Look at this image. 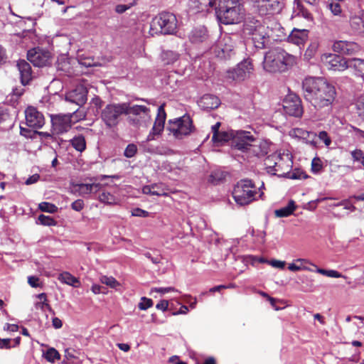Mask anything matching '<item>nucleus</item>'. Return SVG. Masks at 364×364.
Returning a JSON list of instances; mask_svg holds the SVG:
<instances>
[{
	"mask_svg": "<svg viewBox=\"0 0 364 364\" xmlns=\"http://www.w3.org/2000/svg\"><path fill=\"white\" fill-rule=\"evenodd\" d=\"M58 279L61 282L72 286L73 287H78L80 285V280L77 277L73 276L68 272H64L60 274Z\"/></svg>",
	"mask_w": 364,
	"mask_h": 364,
	"instance_id": "28",
	"label": "nucleus"
},
{
	"mask_svg": "<svg viewBox=\"0 0 364 364\" xmlns=\"http://www.w3.org/2000/svg\"><path fill=\"white\" fill-rule=\"evenodd\" d=\"M343 2V0H328V7L333 15L338 16L341 14Z\"/></svg>",
	"mask_w": 364,
	"mask_h": 364,
	"instance_id": "36",
	"label": "nucleus"
},
{
	"mask_svg": "<svg viewBox=\"0 0 364 364\" xmlns=\"http://www.w3.org/2000/svg\"><path fill=\"white\" fill-rule=\"evenodd\" d=\"M318 138L320 140L323 141L326 146H328L331 144V139L328 136V133L326 131H321L318 134Z\"/></svg>",
	"mask_w": 364,
	"mask_h": 364,
	"instance_id": "51",
	"label": "nucleus"
},
{
	"mask_svg": "<svg viewBox=\"0 0 364 364\" xmlns=\"http://www.w3.org/2000/svg\"><path fill=\"white\" fill-rule=\"evenodd\" d=\"M308 33L306 29L294 28L288 36V41L299 46L304 45L308 39Z\"/></svg>",
	"mask_w": 364,
	"mask_h": 364,
	"instance_id": "24",
	"label": "nucleus"
},
{
	"mask_svg": "<svg viewBox=\"0 0 364 364\" xmlns=\"http://www.w3.org/2000/svg\"><path fill=\"white\" fill-rule=\"evenodd\" d=\"M219 21L225 25L238 23L243 19L244 9H217Z\"/></svg>",
	"mask_w": 364,
	"mask_h": 364,
	"instance_id": "12",
	"label": "nucleus"
},
{
	"mask_svg": "<svg viewBox=\"0 0 364 364\" xmlns=\"http://www.w3.org/2000/svg\"><path fill=\"white\" fill-rule=\"evenodd\" d=\"M333 50L342 55H354L360 51V46L352 41H338L333 45Z\"/></svg>",
	"mask_w": 364,
	"mask_h": 364,
	"instance_id": "20",
	"label": "nucleus"
},
{
	"mask_svg": "<svg viewBox=\"0 0 364 364\" xmlns=\"http://www.w3.org/2000/svg\"><path fill=\"white\" fill-rule=\"evenodd\" d=\"M38 220L40 223L43 225L53 226L56 225V221L54 218L43 214L38 216Z\"/></svg>",
	"mask_w": 364,
	"mask_h": 364,
	"instance_id": "42",
	"label": "nucleus"
},
{
	"mask_svg": "<svg viewBox=\"0 0 364 364\" xmlns=\"http://www.w3.org/2000/svg\"><path fill=\"white\" fill-rule=\"evenodd\" d=\"M161 58L164 65H171L178 60L179 54L172 50H166L161 53Z\"/></svg>",
	"mask_w": 364,
	"mask_h": 364,
	"instance_id": "31",
	"label": "nucleus"
},
{
	"mask_svg": "<svg viewBox=\"0 0 364 364\" xmlns=\"http://www.w3.org/2000/svg\"><path fill=\"white\" fill-rule=\"evenodd\" d=\"M295 262L296 263H299L302 266H304V264H310L314 266L315 267H316V272L317 273H319V274L326 276V277H333V278L343 277V276L338 271H336L333 269L327 270V269L318 268L315 264H312L308 259H297L295 260Z\"/></svg>",
	"mask_w": 364,
	"mask_h": 364,
	"instance_id": "25",
	"label": "nucleus"
},
{
	"mask_svg": "<svg viewBox=\"0 0 364 364\" xmlns=\"http://www.w3.org/2000/svg\"><path fill=\"white\" fill-rule=\"evenodd\" d=\"M349 68H353L358 75L364 76V60L360 58L349 59Z\"/></svg>",
	"mask_w": 364,
	"mask_h": 364,
	"instance_id": "32",
	"label": "nucleus"
},
{
	"mask_svg": "<svg viewBox=\"0 0 364 364\" xmlns=\"http://www.w3.org/2000/svg\"><path fill=\"white\" fill-rule=\"evenodd\" d=\"M221 124L220 122H217L215 125L212 127V132H213V137L212 139H216L218 137V134L219 133V129Z\"/></svg>",
	"mask_w": 364,
	"mask_h": 364,
	"instance_id": "64",
	"label": "nucleus"
},
{
	"mask_svg": "<svg viewBox=\"0 0 364 364\" xmlns=\"http://www.w3.org/2000/svg\"><path fill=\"white\" fill-rule=\"evenodd\" d=\"M244 33L251 36L255 48L264 49L269 42L267 27L255 18L247 21L244 25Z\"/></svg>",
	"mask_w": 364,
	"mask_h": 364,
	"instance_id": "6",
	"label": "nucleus"
},
{
	"mask_svg": "<svg viewBox=\"0 0 364 364\" xmlns=\"http://www.w3.org/2000/svg\"><path fill=\"white\" fill-rule=\"evenodd\" d=\"M56 68L58 70L63 71L65 73H70L71 67L68 58L64 55L59 57L57 60Z\"/></svg>",
	"mask_w": 364,
	"mask_h": 364,
	"instance_id": "34",
	"label": "nucleus"
},
{
	"mask_svg": "<svg viewBox=\"0 0 364 364\" xmlns=\"http://www.w3.org/2000/svg\"><path fill=\"white\" fill-rule=\"evenodd\" d=\"M99 200L100 202L109 205H115L117 203V198L114 195L107 191H103L101 194H100Z\"/></svg>",
	"mask_w": 364,
	"mask_h": 364,
	"instance_id": "37",
	"label": "nucleus"
},
{
	"mask_svg": "<svg viewBox=\"0 0 364 364\" xmlns=\"http://www.w3.org/2000/svg\"><path fill=\"white\" fill-rule=\"evenodd\" d=\"M291 135L303 139H307L308 138H310L311 136H316L314 133L308 132L301 128L293 129Z\"/></svg>",
	"mask_w": 364,
	"mask_h": 364,
	"instance_id": "38",
	"label": "nucleus"
},
{
	"mask_svg": "<svg viewBox=\"0 0 364 364\" xmlns=\"http://www.w3.org/2000/svg\"><path fill=\"white\" fill-rule=\"evenodd\" d=\"M137 151V147L134 144H129L124 150V156L127 158L133 157Z\"/></svg>",
	"mask_w": 364,
	"mask_h": 364,
	"instance_id": "47",
	"label": "nucleus"
},
{
	"mask_svg": "<svg viewBox=\"0 0 364 364\" xmlns=\"http://www.w3.org/2000/svg\"><path fill=\"white\" fill-rule=\"evenodd\" d=\"M79 186V191L82 194H88L92 192H97L100 190L102 185L100 183L85 184L81 183L77 185Z\"/></svg>",
	"mask_w": 364,
	"mask_h": 364,
	"instance_id": "33",
	"label": "nucleus"
},
{
	"mask_svg": "<svg viewBox=\"0 0 364 364\" xmlns=\"http://www.w3.org/2000/svg\"><path fill=\"white\" fill-rule=\"evenodd\" d=\"M16 65L19 71L21 84L23 85H28L33 79V72L30 63L25 60H19Z\"/></svg>",
	"mask_w": 364,
	"mask_h": 364,
	"instance_id": "22",
	"label": "nucleus"
},
{
	"mask_svg": "<svg viewBox=\"0 0 364 364\" xmlns=\"http://www.w3.org/2000/svg\"><path fill=\"white\" fill-rule=\"evenodd\" d=\"M177 18L175 14L163 11L152 18L149 33L151 36L158 34H173L177 30Z\"/></svg>",
	"mask_w": 364,
	"mask_h": 364,
	"instance_id": "5",
	"label": "nucleus"
},
{
	"mask_svg": "<svg viewBox=\"0 0 364 364\" xmlns=\"http://www.w3.org/2000/svg\"><path fill=\"white\" fill-rule=\"evenodd\" d=\"M264 183L259 188H257L255 183L248 178L240 180L235 186L232 191V197L237 204L247 205L258 198H262L264 192L262 191Z\"/></svg>",
	"mask_w": 364,
	"mask_h": 364,
	"instance_id": "3",
	"label": "nucleus"
},
{
	"mask_svg": "<svg viewBox=\"0 0 364 364\" xmlns=\"http://www.w3.org/2000/svg\"><path fill=\"white\" fill-rule=\"evenodd\" d=\"M153 304L152 299L146 297H141V301L138 304V307L140 310H146L151 307Z\"/></svg>",
	"mask_w": 364,
	"mask_h": 364,
	"instance_id": "46",
	"label": "nucleus"
},
{
	"mask_svg": "<svg viewBox=\"0 0 364 364\" xmlns=\"http://www.w3.org/2000/svg\"><path fill=\"white\" fill-rule=\"evenodd\" d=\"M256 141L250 132L235 131L231 146L242 151H247L252 149V151L255 156H264L268 153V147L263 142H260L258 145L255 144Z\"/></svg>",
	"mask_w": 364,
	"mask_h": 364,
	"instance_id": "4",
	"label": "nucleus"
},
{
	"mask_svg": "<svg viewBox=\"0 0 364 364\" xmlns=\"http://www.w3.org/2000/svg\"><path fill=\"white\" fill-rule=\"evenodd\" d=\"M322 164L319 159L314 158L311 162V170L316 173L321 170Z\"/></svg>",
	"mask_w": 364,
	"mask_h": 364,
	"instance_id": "55",
	"label": "nucleus"
},
{
	"mask_svg": "<svg viewBox=\"0 0 364 364\" xmlns=\"http://www.w3.org/2000/svg\"><path fill=\"white\" fill-rule=\"evenodd\" d=\"M168 306V302L166 300H161L160 302H159L156 308L159 310H162L164 311H166Z\"/></svg>",
	"mask_w": 364,
	"mask_h": 364,
	"instance_id": "62",
	"label": "nucleus"
},
{
	"mask_svg": "<svg viewBox=\"0 0 364 364\" xmlns=\"http://www.w3.org/2000/svg\"><path fill=\"white\" fill-rule=\"evenodd\" d=\"M130 7H131V5L118 4L115 7V11L117 14H121L124 13L129 9H130Z\"/></svg>",
	"mask_w": 364,
	"mask_h": 364,
	"instance_id": "59",
	"label": "nucleus"
},
{
	"mask_svg": "<svg viewBox=\"0 0 364 364\" xmlns=\"http://www.w3.org/2000/svg\"><path fill=\"white\" fill-rule=\"evenodd\" d=\"M127 103L109 104L102 111L101 118L107 127L112 128L117 126L122 114L126 115Z\"/></svg>",
	"mask_w": 364,
	"mask_h": 364,
	"instance_id": "10",
	"label": "nucleus"
},
{
	"mask_svg": "<svg viewBox=\"0 0 364 364\" xmlns=\"http://www.w3.org/2000/svg\"><path fill=\"white\" fill-rule=\"evenodd\" d=\"M39 178H40L39 174H37V173L33 174L31 176H30L28 178H27V180L26 181V184L31 185V184L35 183L39 180Z\"/></svg>",
	"mask_w": 364,
	"mask_h": 364,
	"instance_id": "63",
	"label": "nucleus"
},
{
	"mask_svg": "<svg viewBox=\"0 0 364 364\" xmlns=\"http://www.w3.org/2000/svg\"><path fill=\"white\" fill-rule=\"evenodd\" d=\"M288 269L290 270V271H292V272H296V271H299V270H302V269H305V270H309V271H311V269H309V267H305V266H302L301 264H297V263L295 262L294 263H291L289 264L288 266Z\"/></svg>",
	"mask_w": 364,
	"mask_h": 364,
	"instance_id": "52",
	"label": "nucleus"
},
{
	"mask_svg": "<svg viewBox=\"0 0 364 364\" xmlns=\"http://www.w3.org/2000/svg\"><path fill=\"white\" fill-rule=\"evenodd\" d=\"M85 203L84 201L81 199H77L75 200L71 204V208L73 210L75 211H80L84 208Z\"/></svg>",
	"mask_w": 364,
	"mask_h": 364,
	"instance_id": "53",
	"label": "nucleus"
},
{
	"mask_svg": "<svg viewBox=\"0 0 364 364\" xmlns=\"http://www.w3.org/2000/svg\"><path fill=\"white\" fill-rule=\"evenodd\" d=\"M159 188V184L154 183L150 186H144L142 188V193L146 195L153 196V189Z\"/></svg>",
	"mask_w": 364,
	"mask_h": 364,
	"instance_id": "56",
	"label": "nucleus"
},
{
	"mask_svg": "<svg viewBox=\"0 0 364 364\" xmlns=\"http://www.w3.org/2000/svg\"><path fill=\"white\" fill-rule=\"evenodd\" d=\"M133 216L146 218L149 215V213L139 208H134L132 213Z\"/></svg>",
	"mask_w": 364,
	"mask_h": 364,
	"instance_id": "54",
	"label": "nucleus"
},
{
	"mask_svg": "<svg viewBox=\"0 0 364 364\" xmlns=\"http://www.w3.org/2000/svg\"><path fill=\"white\" fill-rule=\"evenodd\" d=\"M254 67L252 61L245 60L239 63L236 68L227 71V78L235 81H243L252 73Z\"/></svg>",
	"mask_w": 364,
	"mask_h": 364,
	"instance_id": "11",
	"label": "nucleus"
},
{
	"mask_svg": "<svg viewBox=\"0 0 364 364\" xmlns=\"http://www.w3.org/2000/svg\"><path fill=\"white\" fill-rule=\"evenodd\" d=\"M44 358L50 363H54L55 360H60V355L54 348H48L43 354Z\"/></svg>",
	"mask_w": 364,
	"mask_h": 364,
	"instance_id": "39",
	"label": "nucleus"
},
{
	"mask_svg": "<svg viewBox=\"0 0 364 364\" xmlns=\"http://www.w3.org/2000/svg\"><path fill=\"white\" fill-rule=\"evenodd\" d=\"M71 146L80 153L86 149V140L83 135L78 134L70 140Z\"/></svg>",
	"mask_w": 364,
	"mask_h": 364,
	"instance_id": "29",
	"label": "nucleus"
},
{
	"mask_svg": "<svg viewBox=\"0 0 364 364\" xmlns=\"http://www.w3.org/2000/svg\"><path fill=\"white\" fill-rule=\"evenodd\" d=\"M283 108L285 113L289 116L300 117L304 109L300 97L294 94H288L283 101Z\"/></svg>",
	"mask_w": 364,
	"mask_h": 364,
	"instance_id": "13",
	"label": "nucleus"
},
{
	"mask_svg": "<svg viewBox=\"0 0 364 364\" xmlns=\"http://www.w3.org/2000/svg\"><path fill=\"white\" fill-rule=\"evenodd\" d=\"M166 129L178 139L191 135L196 130L193 122L189 114H185L181 117L169 119Z\"/></svg>",
	"mask_w": 364,
	"mask_h": 364,
	"instance_id": "8",
	"label": "nucleus"
},
{
	"mask_svg": "<svg viewBox=\"0 0 364 364\" xmlns=\"http://www.w3.org/2000/svg\"><path fill=\"white\" fill-rule=\"evenodd\" d=\"M264 164L274 174L285 176L289 174L293 161L288 153H274L266 158Z\"/></svg>",
	"mask_w": 364,
	"mask_h": 364,
	"instance_id": "7",
	"label": "nucleus"
},
{
	"mask_svg": "<svg viewBox=\"0 0 364 364\" xmlns=\"http://www.w3.org/2000/svg\"><path fill=\"white\" fill-rule=\"evenodd\" d=\"M289 178L291 179H306L309 176L302 170L296 168L294 171L289 174Z\"/></svg>",
	"mask_w": 364,
	"mask_h": 364,
	"instance_id": "45",
	"label": "nucleus"
},
{
	"mask_svg": "<svg viewBox=\"0 0 364 364\" xmlns=\"http://www.w3.org/2000/svg\"><path fill=\"white\" fill-rule=\"evenodd\" d=\"M153 196H166L168 193L166 192V190L161 187V185L159 184V188L153 189Z\"/></svg>",
	"mask_w": 364,
	"mask_h": 364,
	"instance_id": "58",
	"label": "nucleus"
},
{
	"mask_svg": "<svg viewBox=\"0 0 364 364\" xmlns=\"http://www.w3.org/2000/svg\"><path fill=\"white\" fill-rule=\"evenodd\" d=\"M326 63L328 69L334 71H343L349 68V60H346L343 57L336 55L328 54L326 55Z\"/></svg>",
	"mask_w": 364,
	"mask_h": 364,
	"instance_id": "21",
	"label": "nucleus"
},
{
	"mask_svg": "<svg viewBox=\"0 0 364 364\" xmlns=\"http://www.w3.org/2000/svg\"><path fill=\"white\" fill-rule=\"evenodd\" d=\"M28 283L32 287H38L40 286L39 278L36 276H30L28 277Z\"/></svg>",
	"mask_w": 364,
	"mask_h": 364,
	"instance_id": "57",
	"label": "nucleus"
},
{
	"mask_svg": "<svg viewBox=\"0 0 364 364\" xmlns=\"http://www.w3.org/2000/svg\"><path fill=\"white\" fill-rule=\"evenodd\" d=\"M295 63V57L284 49L276 48L266 53L263 60V68L269 73L287 71Z\"/></svg>",
	"mask_w": 364,
	"mask_h": 364,
	"instance_id": "2",
	"label": "nucleus"
},
{
	"mask_svg": "<svg viewBox=\"0 0 364 364\" xmlns=\"http://www.w3.org/2000/svg\"><path fill=\"white\" fill-rule=\"evenodd\" d=\"M354 161L360 162L364 166V152L361 149H355L350 152Z\"/></svg>",
	"mask_w": 364,
	"mask_h": 364,
	"instance_id": "44",
	"label": "nucleus"
},
{
	"mask_svg": "<svg viewBox=\"0 0 364 364\" xmlns=\"http://www.w3.org/2000/svg\"><path fill=\"white\" fill-rule=\"evenodd\" d=\"M151 291H154L156 292H159V293H161V294H165V293H168L170 291H176V289L174 287H166V288L159 287V288L152 289Z\"/></svg>",
	"mask_w": 364,
	"mask_h": 364,
	"instance_id": "61",
	"label": "nucleus"
},
{
	"mask_svg": "<svg viewBox=\"0 0 364 364\" xmlns=\"http://www.w3.org/2000/svg\"><path fill=\"white\" fill-rule=\"evenodd\" d=\"M10 338H0V348L9 349L11 348Z\"/></svg>",
	"mask_w": 364,
	"mask_h": 364,
	"instance_id": "60",
	"label": "nucleus"
},
{
	"mask_svg": "<svg viewBox=\"0 0 364 364\" xmlns=\"http://www.w3.org/2000/svg\"><path fill=\"white\" fill-rule=\"evenodd\" d=\"M144 255L149 259L151 261L152 263L155 264H158L161 263L162 259V256L160 254H156L155 255H152L150 252H146Z\"/></svg>",
	"mask_w": 364,
	"mask_h": 364,
	"instance_id": "48",
	"label": "nucleus"
},
{
	"mask_svg": "<svg viewBox=\"0 0 364 364\" xmlns=\"http://www.w3.org/2000/svg\"><path fill=\"white\" fill-rule=\"evenodd\" d=\"M302 91L304 99L316 109L331 106L336 97L335 87L323 77H306Z\"/></svg>",
	"mask_w": 364,
	"mask_h": 364,
	"instance_id": "1",
	"label": "nucleus"
},
{
	"mask_svg": "<svg viewBox=\"0 0 364 364\" xmlns=\"http://www.w3.org/2000/svg\"><path fill=\"white\" fill-rule=\"evenodd\" d=\"M126 115L128 116L127 121L129 124L136 127L148 126L151 122V110L144 105H135L131 106L127 103Z\"/></svg>",
	"mask_w": 364,
	"mask_h": 364,
	"instance_id": "9",
	"label": "nucleus"
},
{
	"mask_svg": "<svg viewBox=\"0 0 364 364\" xmlns=\"http://www.w3.org/2000/svg\"><path fill=\"white\" fill-rule=\"evenodd\" d=\"M252 1L262 16L278 14L282 9V4L279 0H252Z\"/></svg>",
	"mask_w": 364,
	"mask_h": 364,
	"instance_id": "14",
	"label": "nucleus"
},
{
	"mask_svg": "<svg viewBox=\"0 0 364 364\" xmlns=\"http://www.w3.org/2000/svg\"><path fill=\"white\" fill-rule=\"evenodd\" d=\"M198 104L202 109L210 110L218 108L220 105V100L215 95L206 94L200 98Z\"/></svg>",
	"mask_w": 364,
	"mask_h": 364,
	"instance_id": "23",
	"label": "nucleus"
},
{
	"mask_svg": "<svg viewBox=\"0 0 364 364\" xmlns=\"http://www.w3.org/2000/svg\"><path fill=\"white\" fill-rule=\"evenodd\" d=\"M69 114L71 116V119L73 120V119H74L75 122H78L85 117V112L83 111H80L78 109Z\"/></svg>",
	"mask_w": 364,
	"mask_h": 364,
	"instance_id": "50",
	"label": "nucleus"
},
{
	"mask_svg": "<svg viewBox=\"0 0 364 364\" xmlns=\"http://www.w3.org/2000/svg\"><path fill=\"white\" fill-rule=\"evenodd\" d=\"M26 122L28 127L40 129L45 124L43 114L34 107H28L25 110Z\"/></svg>",
	"mask_w": 364,
	"mask_h": 364,
	"instance_id": "19",
	"label": "nucleus"
},
{
	"mask_svg": "<svg viewBox=\"0 0 364 364\" xmlns=\"http://www.w3.org/2000/svg\"><path fill=\"white\" fill-rule=\"evenodd\" d=\"M166 118V114L164 109V105H161L158 108L157 116L153 127L146 137L147 141L154 140L156 136H159L162 133L164 129Z\"/></svg>",
	"mask_w": 364,
	"mask_h": 364,
	"instance_id": "18",
	"label": "nucleus"
},
{
	"mask_svg": "<svg viewBox=\"0 0 364 364\" xmlns=\"http://www.w3.org/2000/svg\"><path fill=\"white\" fill-rule=\"evenodd\" d=\"M244 9L242 0H219L218 9Z\"/></svg>",
	"mask_w": 364,
	"mask_h": 364,
	"instance_id": "30",
	"label": "nucleus"
},
{
	"mask_svg": "<svg viewBox=\"0 0 364 364\" xmlns=\"http://www.w3.org/2000/svg\"><path fill=\"white\" fill-rule=\"evenodd\" d=\"M297 206L293 200H290L287 206L274 210V215L277 218H285L293 214Z\"/></svg>",
	"mask_w": 364,
	"mask_h": 364,
	"instance_id": "27",
	"label": "nucleus"
},
{
	"mask_svg": "<svg viewBox=\"0 0 364 364\" xmlns=\"http://www.w3.org/2000/svg\"><path fill=\"white\" fill-rule=\"evenodd\" d=\"M358 114L364 120V99L360 98L356 104Z\"/></svg>",
	"mask_w": 364,
	"mask_h": 364,
	"instance_id": "49",
	"label": "nucleus"
},
{
	"mask_svg": "<svg viewBox=\"0 0 364 364\" xmlns=\"http://www.w3.org/2000/svg\"><path fill=\"white\" fill-rule=\"evenodd\" d=\"M87 89L83 85H78L65 94V100L78 107L84 105L87 100Z\"/></svg>",
	"mask_w": 364,
	"mask_h": 364,
	"instance_id": "16",
	"label": "nucleus"
},
{
	"mask_svg": "<svg viewBox=\"0 0 364 364\" xmlns=\"http://www.w3.org/2000/svg\"><path fill=\"white\" fill-rule=\"evenodd\" d=\"M350 25L351 30L355 34H364V12L362 13L361 16H352L350 19Z\"/></svg>",
	"mask_w": 364,
	"mask_h": 364,
	"instance_id": "26",
	"label": "nucleus"
},
{
	"mask_svg": "<svg viewBox=\"0 0 364 364\" xmlns=\"http://www.w3.org/2000/svg\"><path fill=\"white\" fill-rule=\"evenodd\" d=\"M235 131L231 130L230 132H219L216 139H212L214 142H223L231 141L233 137Z\"/></svg>",
	"mask_w": 364,
	"mask_h": 364,
	"instance_id": "40",
	"label": "nucleus"
},
{
	"mask_svg": "<svg viewBox=\"0 0 364 364\" xmlns=\"http://www.w3.org/2000/svg\"><path fill=\"white\" fill-rule=\"evenodd\" d=\"M100 281L102 284H105L111 288H115L119 285V283L113 277L102 276Z\"/></svg>",
	"mask_w": 364,
	"mask_h": 364,
	"instance_id": "43",
	"label": "nucleus"
},
{
	"mask_svg": "<svg viewBox=\"0 0 364 364\" xmlns=\"http://www.w3.org/2000/svg\"><path fill=\"white\" fill-rule=\"evenodd\" d=\"M38 208L42 212L55 213L58 211V207L48 202H41L39 203Z\"/></svg>",
	"mask_w": 364,
	"mask_h": 364,
	"instance_id": "41",
	"label": "nucleus"
},
{
	"mask_svg": "<svg viewBox=\"0 0 364 364\" xmlns=\"http://www.w3.org/2000/svg\"><path fill=\"white\" fill-rule=\"evenodd\" d=\"M294 9L298 12L299 15H301L304 18L308 20H311L313 18L312 14L303 6V4L299 0H295Z\"/></svg>",
	"mask_w": 364,
	"mask_h": 364,
	"instance_id": "35",
	"label": "nucleus"
},
{
	"mask_svg": "<svg viewBox=\"0 0 364 364\" xmlns=\"http://www.w3.org/2000/svg\"><path fill=\"white\" fill-rule=\"evenodd\" d=\"M52 128L55 134L67 132L71 128V116L68 114L51 115Z\"/></svg>",
	"mask_w": 364,
	"mask_h": 364,
	"instance_id": "17",
	"label": "nucleus"
},
{
	"mask_svg": "<svg viewBox=\"0 0 364 364\" xmlns=\"http://www.w3.org/2000/svg\"><path fill=\"white\" fill-rule=\"evenodd\" d=\"M28 60L34 66L43 67L50 64L51 54L48 50L43 49H33L28 52Z\"/></svg>",
	"mask_w": 364,
	"mask_h": 364,
	"instance_id": "15",
	"label": "nucleus"
}]
</instances>
